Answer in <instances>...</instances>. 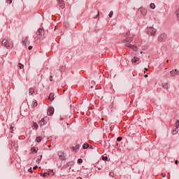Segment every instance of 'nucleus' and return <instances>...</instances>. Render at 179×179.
Returning <instances> with one entry per match:
<instances>
[{
  "label": "nucleus",
  "instance_id": "55",
  "mask_svg": "<svg viewBox=\"0 0 179 179\" xmlns=\"http://www.w3.org/2000/svg\"><path fill=\"white\" fill-rule=\"evenodd\" d=\"M41 157H43V155H41Z\"/></svg>",
  "mask_w": 179,
  "mask_h": 179
},
{
  "label": "nucleus",
  "instance_id": "36",
  "mask_svg": "<svg viewBox=\"0 0 179 179\" xmlns=\"http://www.w3.org/2000/svg\"><path fill=\"white\" fill-rule=\"evenodd\" d=\"M48 176H52L54 174L53 171H50L49 173H48Z\"/></svg>",
  "mask_w": 179,
  "mask_h": 179
},
{
  "label": "nucleus",
  "instance_id": "3",
  "mask_svg": "<svg viewBox=\"0 0 179 179\" xmlns=\"http://www.w3.org/2000/svg\"><path fill=\"white\" fill-rule=\"evenodd\" d=\"M166 40H167V35L166 34H162L158 37V41H159L160 43H164Z\"/></svg>",
  "mask_w": 179,
  "mask_h": 179
},
{
  "label": "nucleus",
  "instance_id": "2",
  "mask_svg": "<svg viewBox=\"0 0 179 179\" xmlns=\"http://www.w3.org/2000/svg\"><path fill=\"white\" fill-rule=\"evenodd\" d=\"M125 37L126 38L122 41L123 43H132L134 41L132 37L129 36V31L125 34Z\"/></svg>",
  "mask_w": 179,
  "mask_h": 179
},
{
  "label": "nucleus",
  "instance_id": "16",
  "mask_svg": "<svg viewBox=\"0 0 179 179\" xmlns=\"http://www.w3.org/2000/svg\"><path fill=\"white\" fill-rule=\"evenodd\" d=\"M139 57H134L132 59H131V62L132 64H136V62H138V61H139Z\"/></svg>",
  "mask_w": 179,
  "mask_h": 179
},
{
  "label": "nucleus",
  "instance_id": "42",
  "mask_svg": "<svg viewBox=\"0 0 179 179\" xmlns=\"http://www.w3.org/2000/svg\"><path fill=\"white\" fill-rule=\"evenodd\" d=\"M99 16H100V13H99V11H98V14H97V15L96 16L95 19H97V17H99Z\"/></svg>",
  "mask_w": 179,
  "mask_h": 179
},
{
  "label": "nucleus",
  "instance_id": "48",
  "mask_svg": "<svg viewBox=\"0 0 179 179\" xmlns=\"http://www.w3.org/2000/svg\"><path fill=\"white\" fill-rule=\"evenodd\" d=\"M60 120H61V121H62L64 120V118L63 117H60Z\"/></svg>",
  "mask_w": 179,
  "mask_h": 179
},
{
  "label": "nucleus",
  "instance_id": "29",
  "mask_svg": "<svg viewBox=\"0 0 179 179\" xmlns=\"http://www.w3.org/2000/svg\"><path fill=\"white\" fill-rule=\"evenodd\" d=\"M31 150H32V152H34L35 153H37L38 149H37V148L34 147V148H31Z\"/></svg>",
  "mask_w": 179,
  "mask_h": 179
},
{
  "label": "nucleus",
  "instance_id": "7",
  "mask_svg": "<svg viewBox=\"0 0 179 179\" xmlns=\"http://www.w3.org/2000/svg\"><path fill=\"white\" fill-rule=\"evenodd\" d=\"M171 76L174 77L179 75V71L178 69L172 70L171 72Z\"/></svg>",
  "mask_w": 179,
  "mask_h": 179
},
{
  "label": "nucleus",
  "instance_id": "39",
  "mask_svg": "<svg viewBox=\"0 0 179 179\" xmlns=\"http://www.w3.org/2000/svg\"><path fill=\"white\" fill-rule=\"evenodd\" d=\"M28 172H29V173H33V169H32L31 168H29V169H28Z\"/></svg>",
  "mask_w": 179,
  "mask_h": 179
},
{
  "label": "nucleus",
  "instance_id": "15",
  "mask_svg": "<svg viewBox=\"0 0 179 179\" xmlns=\"http://www.w3.org/2000/svg\"><path fill=\"white\" fill-rule=\"evenodd\" d=\"M80 148V145L77 144L75 147H72V150L73 152H78Z\"/></svg>",
  "mask_w": 179,
  "mask_h": 179
},
{
  "label": "nucleus",
  "instance_id": "1",
  "mask_svg": "<svg viewBox=\"0 0 179 179\" xmlns=\"http://www.w3.org/2000/svg\"><path fill=\"white\" fill-rule=\"evenodd\" d=\"M1 45H4L7 50H11L13 48V42L10 40L3 39L1 41Z\"/></svg>",
  "mask_w": 179,
  "mask_h": 179
},
{
  "label": "nucleus",
  "instance_id": "18",
  "mask_svg": "<svg viewBox=\"0 0 179 179\" xmlns=\"http://www.w3.org/2000/svg\"><path fill=\"white\" fill-rule=\"evenodd\" d=\"M48 100H50V101H54V93L50 94V95L48 96Z\"/></svg>",
  "mask_w": 179,
  "mask_h": 179
},
{
  "label": "nucleus",
  "instance_id": "24",
  "mask_svg": "<svg viewBox=\"0 0 179 179\" xmlns=\"http://www.w3.org/2000/svg\"><path fill=\"white\" fill-rule=\"evenodd\" d=\"M41 176L45 178V177H48V173L45 172L44 173H41Z\"/></svg>",
  "mask_w": 179,
  "mask_h": 179
},
{
  "label": "nucleus",
  "instance_id": "25",
  "mask_svg": "<svg viewBox=\"0 0 179 179\" xmlns=\"http://www.w3.org/2000/svg\"><path fill=\"white\" fill-rule=\"evenodd\" d=\"M150 8H151V9H155V8H156V6L155 5V3H151L150 5Z\"/></svg>",
  "mask_w": 179,
  "mask_h": 179
},
{
  "label": "nucleus",
  "instance_id": "5",
  "mask_svg": "<svg viewBox=\"0 0 179 179\" xmlns=\"http://www.w3.org/2000/svg\"><path fill=\"white\" fill-rule=\"evenodd\" d=\"M47 122H48V118L47 117H45L38 122V125H40L41 127H44V125H45Z\"/></svg>",
  "mask_w": 179,
  "mask_h": 179
},
{
  "label": "nucleus",
  "instance_id": "37",
  "mask_svg": "<svg viewBox=\"0 0 179 179\" xmlns=\"http://www.w3.org/2000/svg\"><path fill=\"white\" fill-rule=\"evenodd\" d=\"M13 128H15V127H10V134H13V131H14V129H13Z\"/></svg>",
  "mask_w": 179,
  "mask_h": 179
},
{
  "label": "nucleus",
  "instance_id": "28",
  "mask_svg": "<svg viewBox=\"0 0 179 179\" xmlns=\"http://www.w3.org/2000/svg\"><path fill=\"white\" fill-rule=\"evenodd\" d=\"M18 66H19L20 69H23V68H24V66L23 64H22L21 63H19Z\"/></svg>",
  "mask_w": 179,
  "mask_h": 179
},
{
  "label": "nucleus",
  "instance_id": "4",
  "mask_svg": "<svg viewBox=\"0 0 179 179\" xmlns=\"http://www.w3.org/2000/svg\"><path fill=\"white\" fill-rule=\"evenodd\" d=\"M147 34H150V36H155V34H156V29L153 27H148Z\"/></svg>",
  "mask_w": 179,
  "mask_h": 179
},
{
  "label": "nucleus",
  "instance_id": "12",
  "mask_svg": "<svg viewBox=\"0 0 179 179\" xmlns=\"http://www.w3.org/2000/svg\"><path fill=\"white\" fill-rule=\"evenodd\" d=\"M29 40V38L27 36L22 38V45H25V47L27 45V41Z\"/></svg>",
  "mask_w": 179,
  "mask_h": 179
},
{
  "label": "nucleus",
  "instance_id": "57",
  "mask_svg": "<svg viewBox=\"0 0 179 179\" xmlns=\"http://www.w3.org/2000/svg\"><path fill=\"white\" fill-rule=\"evenodd\" d=\"M167 62H169V60H167Z\"/></svg>",
  "mask_w": 179,
  "mask_h": 179
},
{
  "label": "nucleus",
  "instance_id": "50",
  "mask_svg": "<svg viewBox=\"0 0 179 179\" xmlns=\"http://www.w3.org/2000/svg\"><path fill=\"white\" fill-rule=\"evenodd\" d=\"M145 78H148V74H146V75L145 76Z\"/></svg>",
  "mask_w": 179,
  "mask_h": 179
},
{
  "label": "nucleus",
  "instance_id": "45",
  "mask_svg": "<svg viewBox=\"0 0 179 179\" xmlns=\"http://www.w3.org/2000/svg\"><path fill=\"white\" fill-rule=\"evenodd\" d=\"M9 4L12 3V0H7Z\"/></svg>",
  "mask_w": 179,
  "mask_h": 179
},
{
  "label": "nucleus",
  "instance_id": "23",
  "mask_svg": "<svg viewBox=\"0 0 179 179\" xmlns=\"http://www.w3.org/2000/svg\"><path fill=\"white\" fill-rule=\"evenodd\" d=\"M38 103L37 101L36 100L33 101V103L31 105L32 108H34V107H37Z\"/></svg>",
  "mask_w": 179,
  "mask_h": 179
},
{
  "label": "nucleus",
  "instance_id": "30",
  "mask_svg": "<svg viewBox=\"0 0 179 179\" xmlns=\"http://www.w3.org/2000/svg\"><path fill=\"white\" fill-rule=\"evenodd\" d=\"M102 160H103L104 162H106V160H108V157L102 156Z\"/></svg>",
  "mask_w": 179,
  "mask_h": 179
},
{
  "label": "nucleus",
  "instance_id": "17",
  "mask_svg": "<svg viewBox=\"0 0 179 179\" xmlns=\"http://www.w3.org/2000/svg\"><path fill=\"white\" fill-rule=\"evenodd\" d=\"M171 134L172 135H177V134H178V128L176 127L173 129Z\"/></svg>",
  "mask_w": 179,
  "mask_h": 179
},
{
  "label": "nucleus",
  "instance_id": "38",
  "mask_svg": "<svg viewBox=\"0 0 179 179\" xmlns=\"http://www.w3.org/2000/svg\"><path fill=\"white\" fill-rule=\"evenodd\" d=\"M94 148H96L94 145H91L89 146L90 149H94Z\"/></svg>",
  "mask_w": 179,
  "mask_h": 179
},
{
  "label": "nucleus",
  "instance_id": "27",
  "mask_svg": "<svg viewBox=\"0 0 179 179\" xmlns=\"http://www.w3.org/2000/svg\"><path fill=\"white\" fill-rule=\"evenodd\" d=\"M42 138L41 136H38L36 138V141L38 142V143H40V141H41Z\"/></svg>",
  "mask_w": 179,
  "mask_h": 179
},
{
  "label": "nucleus",
  "instance_id": "35",
  "mask_svg": "<svg viewBox=\"0 0 179 179\" xmlns=\"http://www.w3.org/2000/svg\"><path fill=\"white\" fill-rule=\"evenodd\" d=\"M176 128H179V120L176 122Z\"/></svg>",
  "mask_w": 179,
  "mask_h": 179
},
{
  "label": "nucleus",
  "instance_id": "11",
  "mask_svg": "<svg viewBox=\"0 0 179 179\" xmlns=\"http://www.w3.org/2000/svg\"><path fill=\"white\" fill-rule=\"evenodd\" d=\"M38 36H44L45 34V31L44 30V28L41 27L38 30Z\"/></svg>",
  "mask_w": 179,
  "mask_h": 179
},
{
  "label": "nucleus",
  "instance_id": "21",
  "mask_svg": "<svg viewBox=\"0 0 179 179\" xmlns=\"http://www.w3.org/2000/svg\"><path fill=\"white\" fill-rule=\"evenodd\" d=\"M89 146H90V145H89L87 143H85L83 145V149H89Z\"/></svg>",
  "mask_w": 179,
  "mask_h": 179
},
{
  "label": "nucleus",
  "instance_id": "40",
  "mask_svg": "<svg viewBox=\"0 0 179 179\" xmlns=\"http://www.w3.org/2000/svg\"><path fill=\"white\" fill-rule=\"evenodd\" d=\"M28 50H29V51L33 50V46H29L28 47Z\"/></svg>",
  "mask_w": 179,
  "mask_h": 179
},
{
  "label": "nucleus",
  "instance_id": "53",
  "mask_svg": "<svg viewBox=\"0 0 179 179\" xmlns=\"http://www.w3.org/2000/svg\"><path fill=\"white\" fill-rule=\"evenodd\" d=\"M77 179H82V178H80V177H78V178H77Z\"/></svg>",
  "mask_w": 179,
  "mask_h": 179
},
{
  "label": "nucleus",
  "instance_id": "34",
  "mask_svg": "<svg viewBox=\"0 0 179 179\" xmlns=\"http://www.w3.org/2000/svg\"><path fill=\"white\" fill-rule=\"evenodd\" d=\"M117 142H121V141H122V137H121V136L117 137Z\"/></svg>",
  "mask_w": 179,
  "mask_h": 179
},
{
  "label": "nucleus",
  "instance_id": "51",
  "mask_svg": "<svg viewBox=\"0 0 179 179\" xmlns=\"http://www.w3.org/2000/svg\"><path fill=\"white\" fill-rule=\"evenodd\" d=\"M48 148H51V145H49L48 146Z\"/></svg>",
  "mask_w": 179,
  "mask_h": 179
},
{
  "label": "nucleus",
  "instance_id": "32",
  "mask_svg": "<svg viewBox=\"0 0 179 179\" xmlns=\"http://www.w3.org/2000/svg\"><path fill=\"white\" fill-rule=\"evenodd\" d=\"M77 162L78 163V164H80V163H83V159L80 158L78 159Z\"/></svg>",
  "mask_w": 179,
  "mask_h": 179
},
{
  "label": "nucleus",
  "instance_id": "33",
  "mask_svg": "<svg viewBox=\"0 0 179 179\" xmlns=\"http://www.w3.org/2000/svg\"><path fill=\"white\" fill-rule=\"evenodd\" d=\"M113 15H114V12L113 11H110L108 16L109 17H113Z\"/></svg>",
  "mask_w": 179,
  "mask_h": 179
},
{
  "label": "nucleus",
  "instance_id": "54",
  "mask_svg": "<svg viewBox=\"0 0 179 179\" xmlns=\"http://www.w3.org/2000/svg\"><path fill=\"white\" fill-rule=\"evenodd\" d=\"M98 170H101V168H99Z\"/></svg>",
  "mask_w": 179,
  "mask_h": 179
},
{
  "label": "nucleus",
  "instance_id": "26",
  "mask_svg": "<svg viewBox=\"0 0 179 179\" xmlns=\"http://www.w3.org/2000/svg\"><path fill=\"white\" fill-rule=\"evenodd\" d=\"M176 15L177 16L178 20H179V8L176 10Z\"/></svg>",
  "mask_w": 179,
  "mask_h": 179
},
{
  "label": "nucleus",
  "instance_id": "52",
  "mask_svg": "<svg viewBox=\"0 0 179 179\" xmlns=\"http://www.w3.org/2000/svg\"><path fill=\"white\" fill-rule=\"evenodd\" d=\"M41 160L40 159H38V162H41Z\"/></svg>",
  "mask_w": 179,
  "mask_h": 179
},
{
  "label": "nucleus",
  "instance_id": "44",
  "mask_svg": "<svg viewBox=\"0 0 179 179\" xmlns=\"http://www.w3.org/2000/svg\"><path fill=\"white\" fill-rule=\"evenodd\" d=\"M50 82H52V76H50Z\"/></svg>",
  "mask_w": 179,
  "mask_h": 179
},
{
  "label": "nucleus",
  "instance_id": "19",
  "mask_svg": "<svg viewBox=\"0 0 179 179\" xmlns=\"http://www.w3.org/2000/svg\"><path fill=\"white\" fill-rule=\"evenodd\" d=\"M162 87L163 89H165L167 90V89H169V83H164L162 84Z\"/></svg>",
  "mask_w": 179,
  "mask_h": 179
},
{
  "label": "nucleus",
  "instance_id": "31",
  "mask_svg": "<svg viewBox=\"0 0 179 179\" xmlns=\"http://www.w3.org/2000/svg\"><path fill=\"white\" fill-rule=\"evenodd\" d=\"M109 176H110V177L114 178V176H115V173H114V172L110 171V172L109 173Z\"/></svg>",
  "mask_w": 179,
  "mask_h": 179
},
{
  "label": "nucleus",
  "instance_id": "47",
  "mask_svg": "<svg viewBox=\"0 0 179 179\" xmlns=\"http://www.w3.org/2000/svg\"><path fill=\"white\" fill-rule=\"evenodd\" d=\"M38 166H35L34 167V170H36V169H38Z\"/></svg>",
  "mask_w": 179,
  "mask_h": 179
},
{
  "label": "nucleus",
  "instance_id": "9",
  "mask_svg": "<svg viewBox=\"0 0 179 179\" xmlns=\"http://www.w3.org/2000/svg\"><path fill=\"white\" fill-rule=\"evenodd\" d=\"M59 8H62V9H64L65 8V3L64 2V0H57Z\"/></svg>",
  "mask_w": 179,
  "mask_h": 179
},
{
  "label": "nucleus",
  "instance_id": "43",
  "mask_svg": "<svg viewBox=\"0 0 179 179\" xmlns=\"http://www.w3.org/2000/svg\"><path fill=\"white\" fill-rule=\"evenodd\" d=\"M162 177H166V173H162Z\"/></svg>",
  "mask_w": 179,
  "mask_h": 179
},
{
  "label": "nucleus",
  "instance_id": "14",
  "mask_svg": "<svg viewBox=\"0 0 179 179\" xmlns=\"http://www.w3.org/2000/svg\"><path fill=\"white\" fill-rule=\"evenodd\" d=\"M54 114V108H49L48 110V115H52Z\"/></svg>",
  "mask_w": 179,
  "mask_h": 179
},
{
  "label": "nucleus",
  "instance_id": "8",
  "mask_svg": "<svg viewBox=\"0 0 179 179\" xmlns=\"http://www.w3.org/2000/svg\"><path fill=\"white\" fill-rule=\"evenodd\" d=\"M125 46L126 47H128V48H131L132 50H134V51H136V50L138 49V47L134 45H131L130 43H126L125 44Z\"/></svg>",
  "mask_w": 179,
  "mask_h": 179
},
{
  "label": "nucleus",
  "instance_id": "6",
  "mask_svg": "<svg viewBox=\"0 0 179 179\" xmlns=\"http://www.w3.org/2000/svg\"><path fill=\"white\" fill-rule=\"evenodd\" d=\"M58 156H59V158L60 159V160H66V157H65V154L64 153V152L62 151H59L58 153H57Z\"/></svg>",
  "mask_w": 179,
  "mask_h": 179
},
{
  "label": "nucleus",
  "instance_id": "13",
  "mask_svg": "<svg viewBox=\"0 0 179 179\" xmlns=\"http://www.w3.org/2000/svg\"><path fill=\"white\" fill-rule=\"evenodd\" d=\"M74 164L73 161L69 162L66 165H64L62 169H68L70 166H73Z\"/></svg>",
  "mask_w": 179,
  "mask_h": 179
},
{
  "label": "nucleus",
  "instance_id": "49",
  "mask_svg": "<svg viewBox=\"0 0 179 179\" xmlns=\"http://www.w3.org/2000/svg\"><path fill=\"white\" fill-rule=\"evenodd\" d=\"M144 69H145V71H148V69L147 68H145Z\"/></svg>",
  "mask_w": 179,
  "mask_h": 179
},
{
  "label": "nucleus",
  "instance_id": "56",
  "mask_svg": "<svg viewBox=\"0 0 179 179\" xmlns=\"http://www.w3.org/2000/svg\"><path fill=\"white\" fill-rule=\"evenodd\" d=\"M143 52H141V54H142Z\"/></svg>",
  "mask_w": 179,
  "mask_h": 179
},
{
  "label": "nucleus",
  "instance_id": "10",
  "mask_svg": "<svg viewBox=\"0 0 179 179\" xmlns=\"http://www.w3.org/2000/svg\"><path fill=\"white\" fill-rule=\"evenodd\" d=\"M138 12H141V15H143V16H145V15H146V13H148V10L144 8H140L138 9Z\"/></svg>",
  "mask_w": 179,
  "mask_h": 179
},
{
  "label": "nucleus",
  "instance_id": "41",
  "mask_svg": "<svg viewBox=\"0 0 179 179\" xmlns=\"http://www.w3.org/2000/svg\"><path fill=\"white\" fill-rule=\"evenodd\" d=\"M48 141H52V136L48 137Z\"/></svg>",
  "mask_w": 179,
  "mask_h": 179
},
{
  "label": "nucleus",
  "instance_id": "20",
  "mask_svg": "<svg viewBox=\"0 0 179 179\" xmlns=\"http://www.w3.org/2000/svg\"><path fill=\"white\" fill-rule=\"evenodd\" d=\"M32 128H33V129H38V124H37L36 122H33Z\"/></svg>",
  "mask_w": 179,
  "mask_h": 179
},
{
  "label": "nucleus",
  "instance_id": "46",
  "mask_svg": "<svg viewBox=\"0 0 179 179\" xmlns=\"http://www.w3.org/2000/svg\"><path fill=\"white\" fill-rule=\"evenodd\" d=\"M178 163H179L178 160L175 161V164H178Z\"/></svg>",
  "mask_w": 179,
  "mask_h": 179
},
{
  "label": "nucleus",
  "instance_id": "22",
  "mask_svg": "<svg viewBox=\"0 0 179 179\" xmlns=\"http://www.w3.org/2000/svg\"><path fill=\"white\" fill-rule=\"evenodd\" d=\"M29 93L31 96L34 94V89L33 87L29 88Z\"/></svg>",
  "mask_w": 179,
  "mask_h": 179
}]
</instances>
